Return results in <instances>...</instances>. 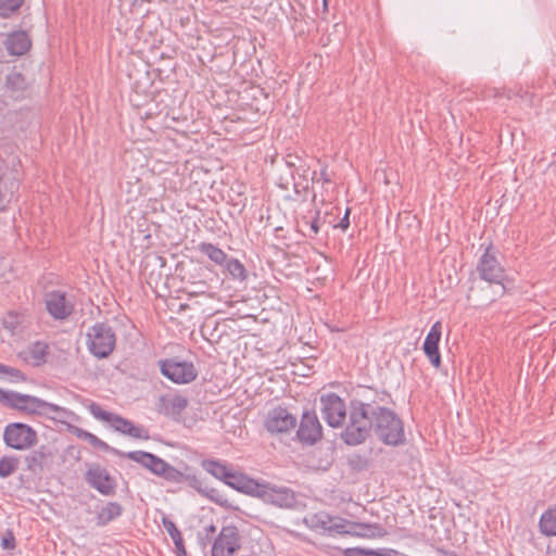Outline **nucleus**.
Returning <instances> with one entry per match:
<instances>
[{
  "instance_id": "4468645a",
  "label": "nucleus",
  "mask_w": 556,
  "mask_h": 556,
  "mask_svg": "<svg viewBox=\"0 0 556 556\" xmlns=\"http://www.w3.org/2000/svg\"><path fill=\"white\" fill-rule=\"evenodd\" d=\"M47 312L56 320H64L70 317L74 311V302L68 299L66 292L53 290L45 298Z\"/></svg>"
},
{
  "instance_id": "aec40b11",
  "label": "nucleus",
  "mask_w": 556,
  "mask_h": 556,
  "mask_svg": "<svg viewBox=\"0 0 556 556\" xmlns=\"http://www.w3.org/2000/svg\"><path fill=\"white\" fill-rule=\"evenodd\" d=\"M343 535H352L365 539L382 538L387 534L384 528L379 523L354 522L346 520Z\"/></svg>"
},
{
  "instance_id": "dca6fc26",
  "label": "nucleus",
  "mask_w": 556,
  "mask_h": 556,
  "mask_svg": "<svg viewBox=\"0 0 556 556\" xmlns=\"http://www.w3.org/2000/svg\"><path fill=\"white\" fill-rule=\"evenodd\" d=\"M296 437L306 445H313L323 438V428L315 412H305L302 415Z\"/></svg>"
},
{
  "instance_id": "603ef678",
  "label": "nucleus",
  "mask_w": 556,
  "mask_h": 556,
  "mask_svg": "<svg viewBox=\"0 0 556 556\" xmlns=\"http://www.w3.org/2000/svg\"><path fill=\"white\" fill-rule=\"evenodd\" d=\"M300 187H301L300 184H298V182L294 184V190H295L296 193L300 192Z\"/></svg>"
},
{
  "instance_id": "3c124183",
  "label": "nucleus",
  "mask_w": 556,
  "mask_h": 556,
  "mask_svg": "<svg viewBox=\"0 0 556 556\" xmlns=\"http://www.w3.org/2000/svg\"><path fill=\"white\" fill-rule=\"evenodd\" d=\"M3 185L4 182H0V203L4 200Z\"/></svg>"
},
{
  "instance_id": "09e8293b",
  "label": "nucleus",
  "mask_w": 556,
  "mask_h": 556,
  "mask_svg": "<svg viewBox=\"0 0 556 556\" xmlns=\"http://www.w3.org/2000/svg\"><path fill=\"white\" fill-rule=\"evenodd\" d=\"M381 552L364 549L363 556H380Z\"/></svg>"
},
{
  "instance_id": "5fc2aeb1",
  "label": "nucleus",
  "mask_w": 556,
  "mask_h": 556,
  "mask_svg": "<svg viewBox=\"0 0 556 556\" xmlns=\"http://www.w3.org/2000/svg\"><path fill=\"white\" fill-rule=\"evenodd\" d=\"M551 167L554 168V170L556 173V160L551 164Z\"/></svg>"
},
{
  "instance_id": "f03ea898",
  "label": "nucleus",
  "mask_w": 556,
  "mask_h": 556,
  "mask_svg": "<svg viewBox=\"0 0 556 556\" xmlns=\"http://www.w3.org/2000/svg\"><path fill=\"white\" fill-rule=\"evenodd\" d=\"M0 402L11 408L27 413L48 416L53 413V419L62 421L72 418L75 414L59 405L46 402L39 397L0 389Z\"/></svg>"
},
{
  "instance_id": "473e14b6",
  "label": "nucleus",
  "mask_w": 556,
  "mask_h": 556,
  "mask_svg": "<svg viewBox=\"0 0 556 556\" xmlns=\"http://www.w3.org/2000/svg\"><path fill=\"white\" fill-rule=\"evenodd\" d=\"M18 458L15 456H3L0 458V477L8 478L18 469Z\"/></svg>"
},
{
  "instance_id": "7ed1b4c3",
  "label": "nucleus",
  "mask_w": 556,
  "mask_h": 556,
  "mask_svg": "<svg viewBox=\"0 0 556 556\" xmlns=\"http://www.w3.org/2000/svg\"><path fill=\"white\" fill-rule=\"evenodd\" d=\"M372 431L387 445L397 446L404 443L405 433L401 418L391 409L374 402Z\"/></svg>"
},
{
  "instance_id": "7c9ffc66",
  "label": "nucleus",
  "mask_w": 556,
  "mask_h": 556,
  "mask_svg": "<svg viewBox=\"0 0 556 556\" xmlns=\"http://www.w3.org/2000/svg\"><path fill=\"white\" fill-rule=\"evenodd\" d=\"M48 346L45 343L36 342L28 350V359L33 365L39 366L45 363Z\"/></svg>"
},
{
  "instance_id": "9b49d317",
  "label": "nucleus",
  "mask_w": 556,
  "mask_h": 556,
  "mask_svg": "<svg viewBox=\"0 0 556 556\" xmlns=\"http://www.w3.org/2000/svg\"><path fill=\"white\" fill-rule=\"evenodd\" d=\"M241 546V536L235 526L223 527L218 535L214 539L211 555L212 556H233Z\"/></svg>"
},
{
  "instance_id": "e433bc0d",
  "label": "nucleus",
  "mask_w": 556,
  "mask_h": 556,
  "mask_svg": "<svg viewBox=\"0 0 556 556\" xmlns=\"http://www.w3.org/2000/svg\"><path fill=\"white\" fill-rule=\"evenodd\" d=\"M0 374L9 375L13 382L25 380V377L21 370L2 364L0 365Z\"/></svg>"
},
{
  "instance_id": "f8f14e48",
  "label": "nucleus",
  "mask_w": 556,
  "mask_h": 556,
  "mask_svg": "<svg viewBox=\"0 0 556 556\" xmlns=\"http://www.w3.org/2000/svg\"><path fill=\"white\" fill-rule=\"evenodd\" d=\"M477 271L482 280L490 283L502 285L505 271L497 261L496 253L492 245H489L481 255L477 265Z\"/></svg>"
},
{
  "instance_id": "c85d7f7f",
  "label": "nucleus",
  "mask_w": 556,
  "mask_h": 556,
  "mask_svg": "<svg viewBox=\"0 0 556 556\" xmlns=\"http://www.w3.org/2000/svg\"><path fill=\"white\" fill-rule=\"evenodd\" d=\"M163 526L175 544L177 556H187V552H186V548L184 545L181 533L177 529L175 522L173 520L164 517Z\"/></svg>"
},
{
  "instance_id": "49530a36",
  "label": "nucleus",
  "mask_w": 556,
  "mask_h": 556,
  "mask_svg": "<svg viewBox=\"0 0 556 556\" xmlns=\"http://www.w3.org/2000/svg\"><path fill=\"white\" fill-rule=\"evenodd\" d=\"M380 556H407V555L401 554L395 549H387L384 552H381Z\"/></svg>"
},
{
  "instance_id": "6e6d98bb",
  "label": "nucleus",
  "mask_w": 556,
  "mask_h": 556,
  "mask_svg": "<svg viewBox=\"0 0 556 556\" xmlns=\"http://www.w3.org/2000/svg\"><path fill=\"white\" fill-rule=\"evenodd\" d=\"M324 9H327V0H324Z\"/></svg>"
},
{
  "instance_id": "6e6552de",
  "label": "nucleus",
  "mask_w": 556,
  "mask_h": 556,
  "mask_svg": "<svg viewBox=\"0 0 556 556\" xmlns=\"http://www.w3.org/2000/svg\"><path fill=\"white\" fill-rule=\"evenodd\" d=\"M321 415L325 421L332 428L341 427L348 416L349 406L336 393H327L320 396Z\"/></svg>"
},
{
  "instance_id": "423d86ee",
  "label": "nucleus",
  "mask_w": 556,
  "mask_h": 556,
  "mask_svg": "<svg viewBox=\"0 0 556 556\" xmlns=\"http://www.w3.org/2000/svg\"><path fill=\"white\" fill-rule=\"evenodd\" d=\"M3 441L7 446L16 451H27L38 442L36 430L23 422H11L5 426Z\"/></svg>"
},
{
  "instance_id": "864d4df0",
  "label": "nucleus",
  "mask_w": 556,
  "mask_h": 556,
  "mask_svg": "<svg viewBox=\"0 0 556 556\" xmlns=\"http://www.w3.org/2000/svg\"><path fill=\"white\" fill-rule=\"evenodd\" d=\"M312 181L313 182L319 181V179L316 178V172L313 173Z\"/></svg>"
},
{
  "instance_id": "cd10ccee",
  "label": "nucleus",
  "mask_w": 556,
  "mask_h": 556,
  "mask_svg": "<svg viewBox=\"0 0 556 556\" xmlns=\"http://www.w3.org/2000/svg\"><path fill=\"white\" fill-rule=\"evenodd\" d=\"M198 251L206 255L212 262L217 265H224L228 260V255L218 247L208 242H201L198 245Z\"/></svg>"
},
{
  "instance_id": "2f4dec72",
  "label": "nucleus",
  "mask_w": 556,
  "mask_h": 556,
  "mask_svg": "<svg viewBox=\"0 0 556 556\" xmlns=\"http://www.w3.org/2000/svg\"><path fill=\"white\" fill-rule=\"evenodd\" d=\"M229 275L237 280H245L247 270L243 264L237 258H228L224 264Z\"/></svg>"
},
{
  "instance_id": "39448f33",
  "label": "nucleus",
  "mask_w": 556,
  "mask_h": 556,
  "mask_svg": "<svg viewBox=\"0 0 556 556\" xmlns=\"http://www.w3.org/2000/svg\"><path fill=\"white\" fill-rule=\"evenodd\" d=\"M115 344V332L108 324L97 323L88 329L87 345L94 357L106 358L114 351Z\"/></svg>"
},
{
  "instance_id": "4c0bfd02",
  "label": "nucleus",
  "mask_w": 556,
  "mask_h": 556,
  "mask_svg": "<svg viewBox=\"0 0 556 556\" xmlns=\"http://www.w3.org/2000/svg\"><path fill=\"white\" fill-rule=\"evenodd\" d=\"M1 547L5 551H12L16 546L15 536L11 530H7L1 538Z\"/></svg>"
},
{
  "instance_id": "a19ab883",
  "label": "nucleus",
  "mask_w": 556,
  "mask_h": 556,
  "mask_svg": "<svg viewBox=\"0 0 556 556\" xmlns=\"http://www.w3.org/2000/svg\"><path fill=\"white\" fill-rule=\"evenodd\" d=\"M349 215H350V208H348L345 211V214H344L343 218L340 220V223L338 225L343 230L348 229V227L350 226Z\"/></svg>"
},
{
  "instance_id": "6ab92c4d",
  "label": "nucleus",
  "mask_w": 556,
  "mask_h": 556,
  "mask_svg": "<svg viewBox=\"0 0 556 556\" xmlns=\"http://www.w3.org/2000/svg\"><path fill=\"white\" fill-rule=\"evenodd\" d=\"M4 94L12 100H22L28 96L29 84L23 74L11 72L5 76Z\"/></svg>"
},
{
  "instance_id": "c756f323",
  "label": "nucleus",
  "mask_w": 556,
  "mask_h": 556,
  "mask_svg": "<svg viewBox=\"0 0 556 556\" xmlns=\"http://www.w3.org/2000/svg\"><path fill=\"white\" fill-rule=\"evenodd\" d=\"M190 484L193 488L198 489L201 493H203L206 497H208L210 500H212L216 504H218L220 506H226L227 505V500L225 498V496L218 490H216L214 488L202 489L201 488V481L198 480L195 477H192Z\"/></svg>"
},
{
  "instance_id": "72a5a7b5",
  "label": "nucleus",
  "mask_w": 556,
  "mask_h": 556,
  "mask_svg": "<svg viewBox=\"0 0 556 556\" xmlns=\"http://www.w3.org/2000/svg\"><path fill=\"white\" fill-rule=\"evenodd\" d=\"M23 3L24 0H0V17H10L23 5Z\"/></svg>"
},
{
  "instance_id": "ea45409f",
  "label": "nucleus",
  "mask_w": 556,
  "mask_h": 556,
  "mask_svg": "<svg viewBox=\"0 0 556 556\" xmlns=\"http://www.w3.org/2000/svg\"><path fill=\"white\" fill-rule=\"evenodd\" d=\"M364 548L352 547L344 551V556H363Z\"/></svg>"
},
{
  "instance_id": "2eb2a0df",
  "label": "nucleus",
  "mask_w": 556,
  "mask_h": 556,
  "mask_svg": "<svg viewBox=\"0 0 556 556\" xmlns=\"http://www.w3.org/2000/svg\"><path fill=\"white\" fill-rule=\"evenodd\" d=\"M296 426V418L283 407H276L268 412L265 428L273 434L287 433Z\"/></svg>"
},
{
  "instance_id": "9d476101",
  "label": "nucleus",
  "mask_w": 556,
  "mask_h": 556,
  "mask_svg": "<svg viewBox=\"0 0 556 556\" xmlns=\"http://www.w3.org/2000/svg\"><path fill=\"white\" fill-rule=\"evenodd\" d=\"M256 497L280 508H291L296 503L295 493L291 489L271 483H260Z\"/></svg>"
},
{
  "instance_id": "de8ad7c7",
  "label": "nucleus",
  "mask_w": 556,
  "mask_h": 556,
  "mask_svg": "<svg viewBox=\"0 0 556 556\" xmlns=\"http://www.w3.org/2000/svg\"><path fill=\"white\" fill-rule=\"evenodd\" d=\"M76 434H77L78 438L84 439L86 441L88 440V437L91 435L90 432H88L86 430H83V429H79V428L76 429Z\"/></svg>"
},
{
  "instance_id": "393cba45",
  "label": "nucleus",
  "mask_w": 556,
  "mask_h": 556,
  "mask_svg": "<svg viewBox=\"0 0 556 556\" xmlns=\"http://www.w3.org/2000/svg\"><path fill=\"white\" fill-rule=\"evenodd\" d=\"M123 511V506L119 503L109 502L97 511L96 523L98 527H104L121 517Z\"/></svg>"
},
{
  "instance_id": "c9c22d12",
  "label": "nucleus",
  "mask_w": 556,
  "mask_h": 556,
  "mask_svg": "<svg viewBox=\"0 0 556 556\" xmlns=\"http://www.w3.org/2000/svg\"><path fill=\"white\" fill-rule=\"evenodd\" d=\"M89 412L90 414L96 418V419H99V420H102V421H105L108 424H111L113 417H114V413H111V412H108V410H104L99 404L97 403H92L90 404L89 406Z\"/></svg>"
},
{
  "instance_id": "ddd939ff",
  "label": "nucleus",
  "mask_w": 556,
  "mask_h": 556,
  "mask_svg": "<svg viewBox=\"0 0 556 556\" xmlns=\"http://www.w3.org/2000/svg\"><path fill=\"white\" fill-rule=\"evenodd\" d=\"M86 482L102 495H113L116 481L110 472L99 464H88L85 473Z\"/></svg>"
},
{
  "instance_id": "b1692460",
  "label": "nucleus",
  "mask_w": 556,
  "mask_h": 556,
  "mask_svg": "<svg viewBox=\"0 0 556 556\" xmlns=\"http://www.w3.org/2000/svg\"><path fill=\"white\" fill-rule=\"evenodd\" d=\"M30 39L25 31L12 33L5 40V47L11 55H23L30 48Z\"/></svg>"
},
{
  "instance_id": "1a4fd4ad",
  "label": "nucleus",
  "mask_w": 556,
  "mask_h": 556,
  "mask_svg": "<svg viewBox=\"0 0 556 556\" xmlns=\"http://www.w3.org/2000/svg\"><path fill=\"white\" fill-rule=\"evenodd\" d=\"M304 523L309 529L323 534H342L348 525L346 519L340 516H331L326 511H318L306 516Z\"/></svg>"
},
{
  "instance_id": "58836bf2",
  "label": "nucleus",
  "mask_w": 556,
  "mask_h": 556,
  "mask_svg": "<svg viewBox=\"0 0 556 556\" xmlns=\"http://www.w3.org/2000/svg\"><path fill=\"white\" fill-rule=\"evenodd\" d=\"M90 445H92L93 447H98L102 451H108L110 450V446L104 442L102 441L101 439H99L97 435L92 434L90 437H88V440Z\"/></svg>"
},
{
  "instance_id": "412c9836",
  "label": "nucleus",
  "mask_w": 556,
  "mask_h": 556,
  "mask_svg": "<svg viewBox=\"0 0 556 556\" xmlns=\"http://www.w3.org/2000/svg\"><path fill=\"white\" fill-rule=\"evenodd\" d=\"M224 483L239 492L252 496H256V493L260 490V482L242 472L232 469L229 471L228 477Z\"/></svg>"
},
{
  "instance_id": "37998d69",
  "label": "nucleus",
  "mask_w": 556,
  "mask_h": 556,
  "mask_svg": "<svg viewBox=\"0 0 556 556\" xmlns=\"http://www.w3.org/2000/svg\"><path fill=\"white\" fill-rule=\"evenodd\" d=\"M215 531H216V527L214 525H211V526L204 528L203 533L206 534L207 542L212 541V538H213Z\"/></svg>"
},
{
  "instance_id": "8fccbe9b",
  "label": "nucleus",
  "mask_w": 556,
  "mask_h": 556,
  "mask_svg": "<svg viewBox=\"0 0 556 556\" xmlns=\"http://www.w3.org/2000/svg\"><path fill=\"white\" fill-rule=\"evenodd\" d=\"M439 552L444 556H458L454 551L439 549Z\"/></svg>"
},
{
  "instance_id": "f257e3e1",
  "label": "nucleus",
  "mask_w": 556,
  "mask_h": 556,
  "mask_svg": "<svg viewBox=\"0 0 556 556\" xmlns=\"http://www.w3.org/2000/svg\"><path fill=\"white\" fill-rule=\"evenodd\" d=\"M372 405L359 399L351 400L349 404L345 427L340 434L341 440L350 446L364 443L372 432Z\"/></svg>"
},
{
  "instance_id": "bb28decb",
  "label": "nucleus",
  "mask_w": 556,
  "mask_h": 556,
  "mask_svg": "<svg viewBox=\"0 0 556 556\" xmlns=\"http://www.w3.org/2000/svg\"><path fill=\"white\" fill-rule=\"evenodd\" d=\"M540 531L546 536H556V506L546 509L539 522Z\"/></svg>"
},
{
  "instance_id": "0eeeda50",
  "label": "nucleus",
  "mask_w": 556,
  "mask_h": 556,
  "mask_svg": "<svg viewBox=\"0 0 556 556\" xmlns=\"http://www.w3.org/2000/svg\"><path fill=\"white\" fill-rule=\"evenodd\" d=\"M159 365L162 375L178 384L189 383L198 376L195 367L190 362L169 358L160 361Z\"/></svg>"
},
{
  "instance_id": "a211bd4d",
  "label": "nucleus",
  "mask_w": 556,
  "mask_h": 556,
  "mask_svg": "<svg viewBox=\"0 0 556 556\" xmlns=\"http://www.w3.org/2000/svg\"><path fill=\"white\" fill-rule=\"evenodd\" d=\"M441 334L442 324L438 320L431 326L422 345L424 353L429 358L431 365L435 368H439L441 365V355L439 351Z\"/></svg>"
},
{
  "instance_id": "4be33fe9",
  "label": "nucleus",
  "mask_w": 556,
  "mask_h": 556,
  "mask_svg": "<svg viewBox=\"0 0 556 556\" xmlns=\"http://www.w3.org/2000/svg\"><path fill=\"white\" fill-rule=\"evenodd\" d=\"M110 426L117 432L129 435L134 439L149 440V431L142 426H136L132 421L115 414Z\"/></svg>"
},
{
  "instance_id": "c03bdc74",
  "label": "nucleus",
  "mask_w": 556,
  "mask_h": 556,
  "mask_svg": "<svg viewBox=\"0 0 556 556\" xmlns=\"http://www.w3.org/2000/svg\"><path fill=\"white\" fill-rule=\"evenodd\" d=\"M198 539H199V544L202 549H205L207 547V545L211 544V542H207L206 534H204L202 532H199Z\"/></svg>"
},
{
  "instance_id": "5701e85b",
  "label": "nucleus",
  "mask_w": 556,
  "mask_h": 556,
  "mask_svg": "<svg viewBox=\"0 0 556 556\" xmlns=\"http://www.w3.org/2000/svg\"><path fill=\"white\" fill-rule=\"evenodd\" d=\"M53 454L51 448L47 445H40L37 450L33 451L25 457L27 470L31 472H41L43 466L52 458Z\"/></svg>"
},
{
  "instance_id": "a878e982",
  "label": "nucleus",
  "mask_w": 556,
  "mask_h": 556,
  "mask_svg": "<svg viewBox=\"0 0 556 556\" xmlns=\"http://www.w3.org/2000/svg\"><path fill=\"white\" fill-rule=\"evenodd\" d=\"M202 468L214 478L225 482L231 468L226 462L217 459H204L201 463Z\"/></svg>"
},
{
  "instance_id": "f704fd0d",
  "label": "nucleus",
  "mask_w": 556,
  "mask_h": 556,
  "mask_svg": "<svg viewBox=\"0 0 556 556\" xmlns=\"http://www.w3.org/2000/svg\"><path fill=\"white\" fill-rule=\"evenodd\" d=\"M303 226L308 228L307 232L305 233L306 236H308L309 238L316 237L320 230V212L315 211L314 217L311 220L304 217Z\"/></svg>"
},
{
  "instance_id": "79ce46f5",
  "label": "nucleus",
  "mask_w": 556,
  "mask_h": 556,
  "mask_svg": "<svg viewBox=\"0 0 556 556\" xmlns=\"http://www.w3.org/2000/svg\"><path fill=\"white\" fill-rule=\"evenodd\" d=\"M8 166L3 159L0 156V182H4V177L7 176Z\"/></svg>"
},
{
  "instance_id": "a18cd8bd",
  "label": "nucleus",
  "mask_w": 556,
  "mask_h": 556,
  "mask_svg": "<svg viewBox=\"0 0 556 556\" xmlns=\"http://www.w3.org/2000/svg\"><path fill=\"white\" fill-rule=\"evenodd\" d=\"M319 179L323 180V182H325V184H329L331 181V178H330V176L327 173V167L326 166H324L321 168V170H320V178Z\"/></svg>"
},
{
  "instance_id": "f3484780",
  "label": "nucleus",
  "mask_w": 556,
  "mask_h": 556,
  "mask_svg": "<svg viewBox=\"0 0 556 556\" xmlns=\"http://www.w3.org/2000/svg\"><path fill=\"white\" fill-rule=\"evenodd\" d=\"M188 404V399L180 394H164L159 397L155 409L161 415L179 420Z\"/></svg>"
},
{
  "instance_id": "20e7f679",
  "label": "nucleus",
  "mask_w": 556,
  "mask_h": 556,
  "mask_svg": "<svg viewBox=\"0 0 556 556\" xmlns=\"http://www.w3.org/2000/svg\"><path fill=\"white\" fill-rule=\"evenodd\" d=\"M112 451L118 456L140 464L153 475L162 477L169 482L181 483L186 479V476L181 471L152 453L144 451H132L124 453L115 448H112Z\"/></svg>"
}]
</instances>
